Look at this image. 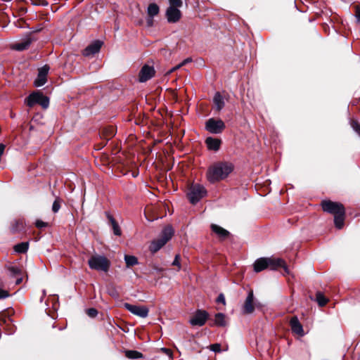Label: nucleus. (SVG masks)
<instances>
[{
    "instance_id": "obj_1",
    "label": "nucleus",
    "mask_w": 360,
    "mask_h": 360,
    "mask_svg": "<svg viewBox=\"0 0 360 360\" xmlns=\"http://www.w3.org/2000/svg\"><path fill=\"white\" fill-rule=\"evenodd\" d=\"M233 166L229 162H217L209 167L207 179L210 183L219 181L228 176L233 171Z\"/></svg>"
},
{
    "instance_id": "obj_2",
    "label": "nucleus",
    "mask_w": 360,
    "mask_h": 360,
    "mask_svg": "<svg viewBox=\"0 0 360 360\" xmlns=\"http://www.w3.org/2000/svg\"><path fill=\"white\" fill-rule=\"evenodd\" d=\"M253 267L255 272H260L266 269L276 270L279 267L285 268V262L280 258L261 257L254 262Z\"/></svg>"
},
{
    "instance_id": "obj_3",
    "label": "nucleus",
    "mask_w": 360,
    "mask_h": 360,
    "mask_svg": "<svg viewBox=\"0 0 360 360\" xmlns=\"http://www.w3.org/2000/svg\"><path fill=\"white\" fill-rule=\"evenodd\" d=\"M174 230L172 226H167L165 227L161 233L160 237L151 242L149 246L150 252H158L172 238Z\"/></svg>"
},
{
    "instance_id": "obj_4",
    "label": "nucleus",
    "mask_w": 360,
    "mask_h": 360,
    "mask_svg": "<svg viewBox=\"0 0 360 360\" xmlns=\"http://www.w3.org/2000/svg\"><path fill=\"white\" fill-rule=\"evenodd\" d=\"M90 269L107 272L110 266V260L103 255H94L88 260Z\"/></svg>"
},
{
    "instance_id": "obj_5",
    "label": "nucleus",
    "mask_w": 360,
    "mask_h": 360,
    "mask_svg": "<svg viewBox=\"0 0 360 360\" xmlns=\"http://www.w3.org/2000/svg\"><path fill=\"white\" fill-rule=\"evenodd\" d=\"M27 106L32 108L35 104H39L43 108L46 109L49 105V99L41 92L37 91L31 94L25 100Z\"/></svg>"
},
{
    "instance_id": "obj_6",
    "label": "nucleus",
    "mask_w": 360,
    "mask_h": 360,
    "mask_svg": "<svg viewBox=\"0 0 360 360\" xmlns=\"http://www.w3.org/2000/svg\"><path fill=\"white\" fill-rule=\"evenodd\" d=\"M207 194V191L204 186L200 184H192L189 188L188 197L192 204L197 203L200 200L204 198Z\"/></svg>"
},
{
    "instance_id": "obj_7",
    "label": "nucleus",
    "mask_w": 360,
    "mask_h": 360,
    "mask_svg": "<svg viewBox=\"0 0 360 360\" xmlns=\"http://www.w3.org/2000/svg\"><path fill=\"white\" fill-rule=\"evenodd\" d=\"M225 123L221 119L210 118L205 122V129L211 134H221L225 129Z\"/></svg>"
},
{
    "instance_id": "obj_8",
    "label": "nucleus",
    "mask_w": 360,
    "mask_h": 360,
    "mask_svg": "<svg viewBox=\"0 0 360 360\" xmlns=\"http://www.w3.org/2000/svg\"><path fill=\"white\" fill-rule=\"evenodd\" d=\"M322 209L324 212L336 215L343 213L345 207L342 204L330 200H323L321 202Z\"/></svg>"
},
{
    "instance_id": "obj_9",
    "label": "nucleus",
    "mask_w": 360,
    "mask_h": 360,
    "mask_svg": "<svg viewBox=\"0 0 360 360\" xmlns=\"http://www.w3.org/2000/svg\"><path fill=\"white\" fill-rule=\"evenodd\" d=\"M124 307L131 314L141 318H146L148 315L149 309L147 307L134 305L129 303H125Z\"/></svg>"
},
{
    "instance_id": "obj_10",
    "label": "nucleus",
    "mask_w": 360,
    "mask_h": 360,
    "mask_svg": "<svg viewBox=\"0 0 360 360\" xmlns=\"http://www.w3.org/2000/svg\"><path fill=\"white\" fill-rule=\"evenodd\" d=\"M155 70L153 66L147 64L144 65L139 74V81L140 82H145L154 77Z\"/></svg>"
},
{
    "instance_id": "obj_11",
    "label": "nucleus",
    "mask_w": 360,
    "mask_h": 360,
    "mask_svg": "<svg viewBox=\"0 0 360 360\" xmlns=\"http://www.w3.org/2000/svg\"><path fill=\"white\" fill-rule=\"evenodd\" d=\"M208 318V314L203 310H198L189 322L192 326H203Z\"/></svg>"
},
{
    "instance_id": "obj_12",
    "label": "nucleus",
    "mask_w": 360,
    "mask_h": 360,
    "mask_svg": "<svg viewBox=\"0 0 360 360\" xmlns=\"http://www.w3.org/2000/svg\"><path fill=\"white\" fill-rule=\"evenodd\" d=\"M49 66L47 65H44L41 68L39 69V72L37 77L34 80V86L37 87H39L45 84L47 81V75L49 71Z\"/></svg>"
},
{
    "instance_id": "obj_13",
    "label": "nucleus",
    "mask_w": 360,
    "mask_h": 360,
    "mask_svg": "<svg viewBox=\"0 0 360 360\" xmlns=\"http://www.w3.org/2000/svg\"><path fill=\"white\" fill-rule=\"evenodd\" d=\"M253 300L254 295L253 292L251 290L248 292V295L243 306V313L244 314H250L254 311L255 307L253 304Z\"/></svg>"
},
{
    "instance_id": "obj_14",
    "label": "nucleus",
    "mask_w": 360,
    "mask_h": 360,
    "mask_svg": "<svg viewBox=\"0 0 360 360\" xmlns=\"http://www.w3.org/2000/svg\"><path fill=\"white\" fill-rule=\"evenodd\" d=\"M32 42V39L30 37H26L22 39L20 41L11 44V48L13 50L22 51L27 49Z\"/></svg>"
},
{
    "instance_id": "obj_15",
    "label": "nucleus",
    "mask_w": 360,
    "mask_h": 360,
    "mask_svg": "<svg viewBox=\"0 0 360 360\" xmlns=\"http://www.w3.org/2000/svg\"><path fill=\"white\" fill-rule=\"evenodd\" d=\"M102 44L101 41H95L84 50L83 55L86 57L94 56L99 52Z\"/></svg>"
},
{
    "instance_id": "obj_16",
    "label": "nucleus",
    "mask_w": 360,
    "mask_h": 360,
    "mask_svg": "<svg viewBox=\"0 0 360 360\" xmlns=\"http://www.w3.org/2000/svg\"><path fill=\"white\" fill-rule=\"evenodd\" d=\"M166 16L169 22H176L181 18V13L179 8L169 7L166 11Z\"/></svg>"
},
{
    "instance_id": "obj_17",
    "label": "nucleus",
    "mask_w": 360,
    "mask_h": 360,
    "mask_svg": "<svg viewBox=\"0 0 360 360\" xmlns=\"http://www.w3.org/2000/svg\"><path fill=\"white\" fill-rule=\"evenodd\" d=\"M213 108L217 112H220L225 106L224 98L219 92H216L213 97Z\"/></svg>"
},
{
    "instance_id": "obj_18",
    "label": "nucleus",
    "mask_w": 360,
    "mask_h": 360,
    "mask_svg": "<svg viewBox=\"0 0 360 360\" xmlns=\"http://www.w3.org/2000/svg\"><path fill=\"white\" fill-rule=\"evenodd\" d=\"M290 325L291 327L292 331L299 335L300 336L304 335V330L302 324L299 321L297 316H293L290 321Z\"/></svg>"
},
{
    "instance_id": "obj_19",
    "label": "nucleus",
    "mask_w": 360,
    "mask_h": 360,
    "mask_svg": "<svg viewBox=\"0 0 360 360\" xmlns=\"http://www.w3.org/2000/svg\"><path fill=\"white\" fill-rule=\"evenodd\" d=\"M205 143L209 150L217 151L220 148L221 141L217 138L208 137L205 139Z\"/></svg>"
},
{
    "instance_id": "obj_20",
    "label": "nucleus",
    "mask_w": 360,
    "mask_h": 360,
    "mask_svg": "<svg viewBox=\"0 0 360 360\" xmlns=\"http://www.w3.org/2000/svg\"><path fill=\"white\" fill-rule=\"evenodd\" d=\"M25 228V222L23 219H15L11 225V231L13 233L20 232Z\"/></svg>"
},
{
    "instance_id": "obj_21",
    "label": "nucleus",
    "mask_w": 360,
    "mask_h": 360,
    "mask_svg": "<svg viewBox=\"0 0 360 360\" xmlns=\"http://www.w3.org/2000/svg\"><path fill=\"white\" fill-rule=\"evenodd\" d=\"M160 8L159 6L155 4H150L148 6L147 13L150 18H153L154 16L157 15L159 13ZM149 25H152V19L148 22Z\"/></svg>"
},
{
    "instance_id": "obj_22",
    "label": "nucleus",
    "mask_w": 360,
    "mask_h": 360,
    "mask_svg": "<svg viewBox=\"0 0 360 360\" xmlns=\"http://www.w3.org/2000/svg\"><path fill=\"white\" fill-rule=\"evenodd\" d=\"M105 214L112 226L114 234L116 236H121V234H122L121 229L119 226V224L117 223V221L114 219V217L109 212H105Z\"/></svg>"
},
{
    "instance_id": "obj_23",
    "label": "nucleus",
    "mask_w": 360,
    "mask_h": 360,
    "mask_svg": "<svg viewBox=\"0 0 360 360\" xmlns=\"http://www.w3.org/2000/svg\"><path fill=\"white\" fill-rule=\"evenodd\" d=\"M211 229L221 238H226L229 235L228 231L217 224H212Z\"/></svg>"
},
{
    "instance_id": "obj_24",
    "label": "nucleus",
    "mask_w": 360,
    "mask_h": 360,
    "mask_svg": "<svg viewBox=\"0 0 360 360\" xmlns=\"http://www.w3.org/2000/svg\"><path fill=\"white\" fill-rule=\"evenodd\" d=\"M345 210H344L343 213H339L336 215H334L335 225L339 229H340L343 227L344 221H345Z\"/></svg>"
},
{
    "instance_id": "obj_25",
    "label": "nucleus",
    "mask_w": 360,
    "mask_h": 360,
    "mask_svg": "<svg viewBox=\"0 0 360 360\" xmlns=\"http://www.w3.org/2000/svg\"><path fill=\"white\" fill-rule=\"evenodd\" d=\"M214 323L218 326H225L226 325V316L222 313L215 314Z\"/></svg>"
},
{
    "instance_id": "obj_26",
    "label": "nucleus",
    "mask_w": 360,
    "mask_h": 360,
    "mask_svg": "<svg viewBox=\"0 0 360 360\" xmlns=\"http://www.w3.org/2000/svg\"><path fill=\"white\" fill-rule=\"evenodd\" d=\"M126 357L131 359H136L143 358V354L136 350H126L124 352Z\"/></svg>"
},
{
    "instance_id": "obj_27",
    "label": "nucleus",
    "mask_w": 360,
    "mask_h": 360,
    "mask_svg": "<svg viewBox=\"0 0 360 360\" xmlns=\"http://www.w3.org/2000/svg\"><path fill=\"white\" fill-rule=\"evenodd\" d=\"M29 248L28 242L18 243L14 246V250L18 253H25Z\"/></svg>"
},
{
    "instance_id": "obj_28",
    "label": "nucleus",
    "mask_w": 360,
    "mask_h": 360,
    "mask_svg": "<svg viewBox=\"0 0 360 360\" xmlns=\"http://www.w3.org/2000/svg\"><path fill=\"white\" fill-rule=\"evenodd\" d=\"M124 260L127 267H130L138 264L137 258L132 255H125Z\"/></svg>"
},
{
    "instance_id": "obj_29",
    "label": "nucleus",
    "mask_w": 360,
    "mask_h": 360,
    "mask_svg": "<svg viewBox=\"0 0 360 360\" xmlns=\"http://www.w3.org/2000/svg\"><path fill=\"white\" fill-rule=\"evenodd\" d=\"M316 300L319 304V306L323 307L328 302V299H326L324 295L319 292L316 295Z\"/></svg>"
},
{
    "instance_id": "obj_30",
    "label": "nucleus",
    "mask_w": 360,
    "mask_h": 360,
    "mask_svg": "<svg viewBox=\"0 0 360 360\" xmlns=\"http://www.w3.org/2000/svg\"><path fill=\"white\" fill-rule=\"evenodd\" d=\"M169 6L173 8H180L182 6L183 2L181 0H169Z\"/></svg>"
},
{
    "instance_id": "obj_31",
    "label": "nucleus",
    "mask_w": 360,
    "mask_h": 360,
    "mask_svg": "<svg viewBox=\"0 0 360 360\" xmlns=\"http://www.w3.org/2000/svg\"><path fill=\"white\" fill-rule=\"evenodd\" d=\"M60 208V204L58 200V199H56V200L53 202L52 205V210L54 213H56L58 212V210Z\"/></svg>"
},
{
    "instance_id": "obj_32",
    "label": "nucleus",
    "mask_w": 360,
    "mask_h": 360,
    "mask_svg": "<svg viewBox=\"0 0 360 360\" xmlns=\"http://www.w3.org/2000/svg\"><path fill=\"white\" fill-rule=\"evenodd\" d=\"M352 129L360 136V124L356 121L351 122Z\"/></svg>"
},
{
    "instance_id": "obj_33",
    "label": "nucleus",
    "mask_w": 360,
    "mask_h": 360,
    "mask_svg": "<svg viewBox=\"0 0 360 360\" xmlns=\"http://www.w3.org/2000/svg\"><path fill=\"white\" fill-rule=\"evenodd\" d=\"M173 266H176L178 267V270L181 269V264H180V255H176L174 257V259L172 262Z\"/></svg>"
},
{
    "instance_id": "obj_34",
    "label": "nucleus",
    "mask_w": 360,
    "mask_h": 360,
    "mask_svg": "<svg viewBox=\"0 0 360 360\" xmlns=\"http://www.w3.org/2000/svg\"><path fill=\"white\" fill-rule=\"evenodd\" d=\"M9 271L13 276H15L17 274H20V270L16 266L10 267Z\"/></svg>"
},
{
    "instance_id": "obj_35",
    "label": "nucleus",
    "mask_w": 360,
    "mask_h": 360,
    "mask_svg": "<svg viewBox=\"0 0 360 360\" xmlns=\"http://www.w3.org/2000/svg\"><path fill=\"white\" fill-rule=\"evenodd\" d=\"M86 313L90 317H95L98 314L97 310L94 308L88 309Z\"/></svg>"
},
{
    "instance_id": "obj_36",
    "label": "nucleus",
    "mask_w": 360,
    "mask_h": 360,
    "mask_svg": "<svg viewBox=\"0 0 360 360\" xmlns=\"http://www.w3.org/2000/svg\"><path fill=\"white\" fill-rule=\"evenodd\" d=\"M210 349L214 352H221V345L220 344L211 345Z\"/></svg>"
},
{
    "instance_id": "obj_37",
    "label": "nucleus",
    "mask_w": 360,
    "mask_h": 360,
    "mask_svg": "<svg viewBox=\"0 0 360 360\" xmlns=\"http://www.w3.org/2000/svg\"><path fill=\"white\" fill-rule=\"evenodd\" d=\"M35 226L37 228H39V229H41V228L46 227L47 226V223L44 222L43 221L38 219L35 222Z\"/></svg>"
},
{
    "instance_id": "obj_38",
    "label": "nucleus",
    "mask_w": 360,
    "mask_h": 360,
    "mask_svg": "<svg viewBox=\"0 0 360 360\" xmlns=\"http://www.w3.org/2000/svg\"><path fill=\"white\" fill-rule=\"evenodd\" d=\"M217 302L219 303H222L224 305L226 304L225 297L222 293L219 295L217 299Z\"/></svg>"
},
{
    "instance_id": "obj_39",
    "label": "nucleus",
    "mask_w": 360,
    "mask_h": 360,
    "mask_svg": "<svg viewBox=\"0 0 360 360\" xmlns=\"http://www.w3.org/2000/svg\"><path fill=\"white\" fill-rule=\"evenodd\" d=\"M8 296V292L6 290H0V298H5Z\"/></svg>"
},
{
    "instance_id": "obj_40",
    "label": "nucleus",
    "mask_w": 360,
    "mask_h": 360,
    "mask_svg": "<svg viewBox=\"0 0 360 360\" xmlns=\"http://www.w3.org/2000/svg\"><path fill=\"white\" fill-rule=\"evenodd\" d=\"M161 350L169 356H172V351L169 349L163 347Z\"/></svg>"
},
{
    "instance_id": "obj_41",
    "label": "nucleus",
    "mask_w": 360,
    "mask_h": 360,
    "mask_svg": "<svg viewBox=\"0 0 360 360\" xmlns=\"http://www.w3.org/2000/svg\"><path fill=\"white\" fill-rule=\"evenodd\" d=\"M181 68V65L179 63V65H177L175 67L172 68L169 71H168L167 74H171L172 72L176 71V70H179Z\"/></svg>"
},
{
    "instance_id": "obj_42",
    "label": "nucleus",
    "mask_w": 360,
    "mask_h": 360,
    "mask_svg": "<svg viewBox=\"0 0 360 360\" xmlns=\"http://www.w3.org/2000/svg\"><path fill=\"white\" fill-rule=\"evenodd\" d=\"M192 61V59L191 58H186L185 60H184L181 63L180 65L182 66L186 65L187 63H191Z\"/></svg>"
},
{
    "instance_id": "obj_43",
    "label": "nucleus",
    "mask_w": 360,
    "mask_h": 360,
    "mask_svg": "<svg viewBox=\"0 0 360 360\" xmlns=\"http://www.w3.org/2000/svg\"><path fill=\"white\" fill-rule=\"evenodd\" d=\"M356 18L359 22H360V6L356 7Z\"/></svg>"
},
{
    "instance_id": "obj_44",
    "label": "nucleus",
    "mask_w": 360,
    "mask_h": 360,
    "mask_svg": "<svg viewBox=\"0 0 360 360\" xmlns=\"http://www.w3.org/2000/svg\"><path fill=\"white\" fill-rule=\"evenodd\" d=\"M110 131L109 133V135H108L107 138L109 139L110 137H112L114 136V131L113 129H109Z\"/></svg>"
},
{
    "instance_id": "obj_45",
    "label": "nucleus",
    "mask_w": 360,
    "mask_h": 360,
    "mask_svg": "<svg viewBox=\"0 0 360 360\" xmlns=\"http://www.w3.org/2000/svg\"><path fill=\"white\" fill-rule=\"evenodd\" d=\"M21 282H22V278H18L16 279V284H20Z\"/></svg>"
}]
</instances>
